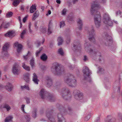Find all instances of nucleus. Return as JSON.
<instances>
[{"label": "nucleus", "instance_id": "f257e3e1", "mask_svg": "<svg viewBox=\"0 0 122 122\" xmlns=\"http://www.w3.org/2000/svg\"><path fill=\"white\" fill-rule=\"evenodd\" d=\"M97 1H95L92 3L91 8L90 10L92 15H93L95 13L96 14L94 16V20H101V16L100 12L97 10L99 8L100 6L97 4Z\"/></svg>", "mask_w": 122, "mask_h": 122}, {"label": "nucleus", "instance_id": "f03ea898", "mask_svg": "<svg viewBox=\"0 0 122 122\" xmlns=\"http://www.w3.org/2000/svg\"><path fill=\"white\" fill-rule=\"evenodd\" d=\"M52 72L55 74L60 76L65 72L64 66L57 63H54L51 69Z\"/></svg>", "mask_w": 122, "mask_h": 122}, {"label": "nucleus", "instance_id": "7ed1b4c3", "mask_svg": "<svg viewBox=\"0 0 122 122\" xmlns=\"http://www.w3.org/2000/svg\"><path fill=\"white\" fill-rule=\"evenodd\" d=\"M85 50L88 51L90 55H92L94 58L96 57H101V56L100 52L98 51H95L94 49H92L93 46L90 45L88 42H86L84 44Z\"/></svg>", "mask_w": 122, "mask_h": 122}, {"label": "nucleus", "instance_id": "20e7f679", "mask_svg": "<svg viewBox=\"0 0 122 122\" xmlns=\"http://www.w3.org/2000/svg\"><path fill=\"white\" fill-rule=\"evenodd\" d=\"M40 96L42 99H47L51 102H53L55 100V97L53 95L50 94L43 89L41 90L40 92Z\"/></svg>", "mask_w": 122, "mask_h": 122}, {"label": "nucleus", "instance_id": "39448f33", "mask_svg": "<svg viewBox=\"0 0 122 122\" xmlns=\"http://www.w3.org/2000/svg\"><path fill=\"white\" fill-rule=\"evenodd\" d=\"M61 97L66 100H69L71 98L70 91L68 88L65 87L63 88L60 92Z\"/></svg>", "mask_w": 122, "mask_h": 122}, {"label": "nucleus", "instance_id": "423d86ee", "mask_svg": "<svg viewBox=\"0 0 122 122\" xmlns=\"http://www.w3.org/2000/svg\"><path fill=\"white\" fill-rule=\"evenodd\" d=\"M57 107L59 109L61 113H64L66 111V107L63 106L58 104L57 105ZM58 122H66L65 118L63 117V115L61 113H59L57 115Z\"/></svg>", "mask_w": 122, "mask_h": 122}, {"label": "nucleus", "instance_id": "0eeeda50", "mask_svg": "<svg viewBox=\"0 0 122 122\" xmlns=\"http://www.w3.org/2000/svg\"><path fill=\"white\" fill-rule=\"evenodd\" d=\"M64 81L70 86L73 87L76 85V80L74 79L73 75H70L68 77L65 78Z\"/></svg>", "mask_w": 122, "mask_h": 122}, {"label": "nucleus", "instance_id": "6e6552de", "mask_svg": "<svg viewBox=\"0 0 122 122\" xmlns=\"http://www.w3.org/2000/svg\"><path fill=\"white\" fill-rule=\"evenodd\" d=\"M83 72L84 74V79L90 82L91 81L90 75L92 74L91 72L86 66H85L83 68Z\"/></svg>", "mask_w": 122, "mask_h": 122}, {"label": "nucleus", "instance_id": "1a4fd4ad", "mask_svg": "<svg viewBox=\"0 0 122 122\" xmlns=\"http://www.w3.org/2000/svg\"><path fill=\"white\" fill-rule=\"evenodd\" d=\"M10 43L9 42H6L5 43L2 47V58L4 59V57H8V54L7 51V49L10 47Z\"/></svg>", "mask_w": 122, "mask_h": 122}, {"label": "nucleus", "instance_id": "9d476101", "mask_svg": "<svg viewBox=\"0 0 122 122\" xmlns=\"http://www.w3.org/2000/svg\"><path fill=\"white\" fill-rule=\"evenodd\" d=\"M103 21L105 24L109 26H111L113 25L112 22L111 21L107 13H105L104 14Z\"/></svg>", "mask_w": 122, "mask_h": 122}, {"label": "nucleus", "instance_id": "9b49d317", "mask_svg": "<svg viewBox=\"0 0 122 122\" xmlns=\"http://www.w3.org/2000/svg\"><path fill=\"white\" fill-rule=\"evenodd\" d=\"M53 111L52 110H47L46 112V116L49 120V122H56L55 118L53 115Z\"/></svg>", "mask_w": 122, "mask_h": 122}, {"label": "nucleus", "instance_id": "f8f14e48", "mask_svg": "<svg viewBox=\"0 0 122 122\" xmlns=\"http://www.w3.org/2000/svg\"><path fill=\"white\" fill-rule=\"evenodd\" d=\"M81 49V45L79 42L75 41L73 44L72 49L74 51H79Z\"/></svg>", "mask_w": 122, "mask_h": 122}, {"label": "nucleus", "instance_id": "ddd939ff", "mask_svg": "<svg viewBox=\"0 0 122 122\" xmlns=\"http://www.w3.org/2000/svg\"><path fill=\"white\" fill-rule=\"evenodd\" d=\"M20 67L18 64H15L13 67L12 72L15 75L18 74L20 71Z\"/></svg>", "mask_w": 122, "mask_h": 122}, {"label": "nucleus", "instance_id": "4468645a", "mask_svg": "<svg viewBox=\"0 0 122 122\" xmlns=\"http://www.w3.org/2000/svg\"><path fill=\"white\" fill-rule=\"evenodd\" d=\"M77 92L78 93L76 94L75 96L74 97L75 99L78 100L82 99L83 98V94L80 92L78 90H75L74 91V93H75L76 92Z\"/></svg>", "mask_w": 122, "mask_h": 122}, {"label": "nucleus", "instance_id": "2eb2a0df", "mask_svg": "<svg viewBox=\"0 0 122 122\" xmlns=\"http://www.w3.org/2000/svg\"><path fill=\"white\" fill-rule=\"evenodd\" d=\"M15 33L14 31L12 30H9L6 33L4 34V36L6 37L12 38L15 35Z\"/></svg>", "mask_w": 122, "mask_h": 122}, {"label": "nucleus", "instance_id": "dca6fc26", "mask_svg": "<svg viewBox=\"0 0 122 122\" xmlns=\"http://www.w3.org/2000/svg\"><path fill=\"white\" fill-rule=\"evenodd\" d=\"M45 81L48 86L50 87L52 85V80L50 77L49 76H47L46 77Z\"/></svg>", "mask_w": 122, "mask_h": 122}, {"label": "nucleus", "instance_id": "f3484780", "mask_svg": "<svg viewBox=\"0 0 122 122\" xmlns=\"http://www.w3.org/2000/svg\"><path fill=\"white\" fill-rule=\"evenodd\" d=\"M14 46L17 47V50L18 52L20 53L21 52L22 47L21 44H18L17 42H16L14 43Z\"/></svg>", "mask_w": 122, "mask_h": 122}, {"label": "nucleus", "instance_id": "a211bd4d", "mask_svg": "<svg viewBox=\"0 0 122 122\" xmlns=\"http://www.w3.org/2000/svg\"><path fill=\"white\" fill-rule=\"evenodd\" d=\"M78 28L80 30H81L83 25V22L82 20L80 19H78L77 21Z\"/></svg>", "mask_w": 122, "mask_h": 122}, {"label": "nucleus", "instance_id": "6ab92c4d", "mask_svg": "<svg viewBox=\"0 0 122 122\" xmlns=\"http://www.w3.org/2000/svg\"><path fill=\"white\" fill-rule=\"evenodd\" d=\"M103 42L105 46H110L112 44V41L110 39H106L103 40Z\"/></svg>", "mask_w": 122, "mask_h": 122}, {"label": "nucleus", "instance_id": "aec40b11", "mask_svg": "<svg viewBox=\"0 0 122 122\" xmlns=\"http://www.w3.org/2000/svg\"><path fill=\"white\" fill-rule=\"evenodd\" d=\"M33 75L32 78L33 81L35 83L38 84L39 80L38 79L37 76L35 73H34L33 74Z\"/></svg>", "mask_w": 122, "mask_h": 122}, {"label": "nucleus", "instance_id": "412c9836", "mask_svg": "<svg viewBox=\"0 0 122 122\" xmlns=\"http://www.w3.org/2000/svg\"><path fill=\"white\" fill-rule=\"evenodd\" d=\"M89 37L88 38H95L96 37V35L95 34L94 29L92 28L91 30V32H89Z\"/></svg>", "mask_w": 122, "mask_h": 122}, {"label": "nucleus", "instance_id": "4be33fe9", "mask_svg": "<svg viewBox=\"0 0 122 122\" xmlns=\"http://www.w3.org/2000/svg\"><path fill=\"white\" fill-rule=\"evenodd\" d=\"M105 120L106 122H114L115 119L112 116H109L107 117Z\"/></svg>", "mask_w": 122, "mask_h": 122}, {"label": "nucleus", "instance_id": "5701e85b", "mask_svg": "<svg viewBox=\"0 0 122 122\" xmlns=\"http://www.w3.org/2000/svg\"><path fill=\"white\" fill-rule=\"evenodd\" d=\"M30 74L27 73L24 75V78L25 81L27 83H29L30 81Z\"/></svg>", "mask_w": 122, "mask_h": 122}, {"label": "nucleus", "instance_id": "b1692460", "mask_svg": "<svg viewBox=\"0 0 122 122\" xmlns=\"http://www.w3.org/2000/svg\"><path fill=\"white\" fill-rule=\"evenodd\" d=\"M6 89L9 91H10L12 90L13 87L11 84L10 83L7 84L6 86Z\"/></svg>", "mask_w": 122, "mask_h": 122}, {"label": "nucleus", "instance_id": "393cba45", "mask_svg": "<svg viewBox=\"0 0 122 122\" xmlns=\"http://www.w3.org/2000/svg\"><path fill=\"white\" fill-rule=\"evenodd\" d=\"M51 25L52 24L51 21H50L49 24L48 28V34H51L52 32V30L51 28Z\"/></svg>", "mask_w": 122, "mask_h": 122}, {"label": "nucleus", "instance_id": "a878e982", "mask_svg": "<svg viewBox=\"0 0 122 122\" xmlns=\"http://www.w3.org/2000/svg\"><path fill=\"white\" fill-rule=\"evenodd\" d=\"M39 15V12L37 10L34 13L32 17V20H35V19Z\"/></svg>", "mask_w": 122, "mask_h": 122}, {"label": "nucleus", "instance_id": "bb28decb", "mask_svg": "<svg viewBox=\"0 0 122 122\" xmlns=\"http://www.w3.org/2000/svg\"><path fill=\"white\" fill-rule=\"evenodd\" d=\"M36 10V6L35 5H32V6L30 7V13H32Z\"/></svg>", "mask_w": 122, "mask_h": 122}, {"label": "nucleus", "instance_id": "cd10ccee", "mask_svg": "<svg viewBox=\"0 0 122 122\" xmlns=\"http://www.w3.org/2000/svg\"><path fill=\"white\" fill-rule=\"evenodd\" d=\"M105 71L103 68H102L101 67H99L97 73L98 74H103L104 73Z\"/></svg>", "mask_w": 122, "mask_h": 122}, {"label": "nucleus", "instance_id": "c85d7f7f", "mask_svg": "<svg viewBox=\"0 0 122 122\" xmlns=\"http://www.w3.org/2000/svg\"><path fill=\"white\" fill-rule=\"evenodd\" d=\"M2 26H3L5 29H7L9 27V25L8 23L3 22L1 24Z\"/></svg>", "mask_w": 122, "mask_h": 122}, {"label": "nucleus", "instance_id": "c756f323", "mask_svg": "<svg viewBox=\"0 0 122 122\" xmlns=\"http://www.w3.org/2000/svg\"><path fill=\"white\" fill-rule=\"evenodd\" d=\"M22 65V67L25 70L27 71H29L30 70V67L26 65L24 62L23 63Z\"/></svg>", "mask_w": 122, "mask_h": 122}, {"label": "nucleus", "instance_id": "7c9ffc66", "mask_svg": "<svg viewBox=\"0 0 122 122\" xmlns=\"http://www.w3.org/2000/svg\"><path fill=\"white\" fill-rule=\"evenodd\" d=\"M40 30L42 33H44L46 31V27L41 26L40 27Z\"/></svg>", "mask_w": 122, "mask_h": 122}, {"label": "nucleus", "instance_id": "2f4dec72", "mask_svg": "<svg viewBox=\"0 0 122 122\" xmlns=\"http://www.w3.org/2000/svg\"><path fill=\"white\" fill-rule=\"evenodd\" d=\"M37 110L36 109H33L32 112V116L34 118H35L37 117Z\"/></svg>", "mask_w": 122, "mask_h": 122}, {"label": "nucleus", "instance_id": "473e14b6", "mask_svg": "<svg viewBox=\"0 0 122 122\" xmlns=\"http://www.w3.org/2000/svg\"><path fill=\"white\" fill-rule=\"evenodd\" d=\"M19 3V0H15L13 1L12 4L14 6L16 7Z\"/></svg>", "mask_w": 122, "mask_h": 122}, {"label": "nucleus", "instance_id": "72a5a7b5", "mask_svg": "<svg viewBox=\"0 0 122 122\" xmlns=\"http://www.w3.org/2000/svg\"><path fill=\"white\" fill-rule=\"evenodd\" d=\"M101 20H94L95 25L97 28L99 27L101 25Z\"/></svg>", "mask_w": 122, "mask_h": 122}, {"label": "nucleus", "instance_id": "f704fd0d", "mask_svg": "<svg viewBox=\"0 0 122 122\" xmlns=\"http://www.w3.org/2000/svg\"><path fill=\"white\" fill-rule=\"evenodd\" d=\"M41 59L43 61H46L47 59V56L45 54H43L41 57Z\"/></svg>", "mask_w": 122, "mask_h": 122}, {"label": "nucleus", "instance_id": "c9c22d12", "mask_svg": "<svg viewBox=\"0 0 122 122\" xmlns=\"http://www.w3.org/2000/svg\"><path fill=\"white\" fill-rule=\"evenodd\" d=\"M116 15L117 16H119L120 17H122V12L120 10H118L115 12Z\"/></svg>", "mask_w": 122, "mask_h": 122}, {"label": "nucleus", "instance_id": "e433bc0d", "mask_svg": "<svg viewBox=\"0 0 122 122\" xmlns=\"http://www.w3.org/2000/svg\"><path fill=\"white\" fill-rule=\"evenodd\" d=\"M24 117V120L25 122H29L30 121V117L29 115H25V116Z\"/></svg>", "mask_w": 122, "mask_h": 122}, {"label": "nucleus", "instance_id": "4c0bfd02", "mask_svg": "<svg viewBox=\"0 0 122 122\" xmlns=\"http://www.w3.org/2000/svg\"><path fill=\"white\" fill-rule=\"evenodd\" d=\"M13 118L12 116H9L5 118V122H9L11 121V119Z\"/></svg>", "mask_w": 122, "mask_h": 122}, {"label": "nucleus", "instance_id": "58836bf2", "mask_svg": "<svg viewBox=\"0 0 122 122\" xmlns=\"http://www.w3.org/2000/svg\"><path fill=\"white\" fill-rule=\"evenodd\" d=\"M13 14V13L12 12L9 11L6 14V17L7 18H10L12 16Z\"/></svg>", "mask_w": 122, "mask_h": 122}, {"label": "nucleus", "instance_id": "ea45409f", "mask_svg": "<svg viewBox=\"0 0 122 122\" xmlns=\"http://www.w3.org/2000/svg\"><path fill=\"white\" fill-rule=\"evenodd\" d=\"M58 52L59 54L61 56H63L64 54L63 49L62 48H59L58 50Z\"/></svg>", "mask_w": 122, "mask_h": 122}, {"label": "nucleus", "instance_id": "a19ab883", "mask_svg": "<svg viewBox=\"0 0 122 122\" xmlns=\"http://www.w3.org/2000/svg\"><path fill=\"white\" fill-rule=\"evenodd\" d=\"M57 41L58 45L60 46L62 44L63 42V40L62 39H58Z\"/></svg>", "mask_w": 122, "mask_h": 122}, {"label": "nucleus", "instance_id": "79ce46f5", "mask_svg": "<svg viewBox=\"0 0 122 122\" xmlns=\"http://www.w3.org/2000/svg\"><path fill=\"white\" fill-rule=\"evenodd\" d=\"M103 37L105 38H111L112 37L111 36H109L106 32H105L103 34Z\"/></svg>", "mask_w": 122, "mask_h": 122}, {"label": "nucleus", "instance_id": "37998d69", "mask_svg": "<svg viewBox=\"0 0 122 122\" xmlns=\"http://www.w3.org/2000/svg\"><path fill=\"white\" fill-rule=\"evenodd\" d=\"M30 64L32 68H33L35 64L34 60L33 58L30 60Z\"/></svg>", "mask_w": 122, "mask_h": 122}, {"label": "nucleus", "instance_id": "c03bdc74", "mask_svg": "<svg viewBox=\"0 0 122 122\" xmlns=\"http://www.w3.org/2000/svg\"><path fill=\"white\" fill-rule=\"evenodd\" d=\"M30 53L29 51H28V53L27 55L25 56H24V58L25 60H26L28 59L29 57L30 56Z\"/></svg>", "mask_w": 122, "mask_h": 122}, {"label": "nucleus", "instance_id": "a18cd8bd", "mask_svg": "<svg viewBox=\"0 0 122 122\" xmlns=\"http://www.w3.org/2000/svg\"><path fill=\"white\" fill-rule=\"evenodd\" d=\"M109 49L112 51H115L116 48V46L113 45H112L109 47Z\"/></svg>", "mask_w": 122, "mask_h": 122}, {"label": "nucleus", "instance_id": "49530a36", "mask_svg": "<svg viewBox=\"0 0 122 122\" xmlns=\"http://www.w3.org/2000/svg\"><path fill=\"white\" fill-rule=\"evenodd\" d=\"M91 117V115L88 114L85 117L84 120L85 121H87Z\"/></svg>", "mask_w": 122, "mask_h": 122}, {"label": "nucleus", "instance_id": "de8ad7c7", "mask_svg": "<svg viewBox=\"0 0 122 122\" xmlns=\"http://www.w3.org/2000/svg\"><path fill=\"white\" fill-rule=\"evenodd\" d=\"M3 108L6 109L7 111H9L10 109V107L7 104H5L3 107Z\"/></svg>", "mask_w": 122, "mask_h": 122}, {"label": "nucleus", "instance_id": "09e8293b", "mask_svg": "<svg viewBox=\"0 0 122 122\" xmlns=\"http://www.w3.org/2000/svg\"><path fill=\"white\" fill-rule=\"evenodd\" d=\"M43 48V47H41L39 49V50L37 51L36 53V56H38V54L40 53L41 51L42 50Z\"/></svg>", "mask_w": 122, "mask_h": 122}, {"label": "nucleus", "instance_id": "8fccbe9b", "mask_svg": "<svg viewBox=\"0 0 122 122\" xmlns=\"http://www.w3.org/2000/svg\"><path fill=\"white\" fill-rule=\"evenodd\" d=\"M26 30L25 29L22 31L20 35V36L21 38H23L24 36L26 33Z\"/></svg>", "mask_w": 122, "mask_h": 122}, {"label": "nucleus", "instance_id": "3c124183", "mask_svg": "<svg viewBox=\"0 0 122 122\" xmlns=\"http://www.w3.org/2000/svg\"><path fill=\"white\" fill-rule=\"evenodd\" d=\"M67 11L66 9V8H64L61 11V14L63 15H66V12Z\"/></svg>", "mask_w": 122, "mask_h": 122}, {"label": "nucleus", "instance_id": "603ef678", "mask_svg": "<svg viewBox=\"0 0 122 122\" xmlns=\"http://www.w3.org/2000/svg\"><path fill=\"white\" fill-rule=\"evenodd\" d=\"M31 23L30 22L29 23L28 25V28L29 30V32L30 33H32V31L31 29Z\"/></svg>", "mask_w": 122, "mask_h": 122}, {"label": "nucleus", "instance_id": "864d4df0", "mask_svg": "<svg viewBox=\"0 0 122 122\" xmlns=\"http://www.w3.org/2000/svg\"><path fill=\"white\" fill-rule=\"evenodd\" d=\"M21 88L22 89L25 88L26 89L29 90H30L28 86L24 85L23 86H22L21 87Z\"/></svg>", "mask_w": 122, "mask_h": 122}, {"label": "nucleus", "instance_id": "5fc2aeb1", "mask_svg": "<svg viewBox=\"0 0 122 122\" xmlns=\"http://www.w3.org/2000/svg\"><path fill=\"white\" fill-rule=\"evenodd\" d=\"M65 25V23L64 21H61L60 23V28L63 27Z\"/></svg>", "mask_w": 122, "mask_h": 122}, {"label": "nucleus", "instance_id": "6e6d98bb", "mask_svg": "<svg viewBox=\"0 0 122 122\" xmlns=\"http://www.w3.org/2000/svg\"><path fill=\"white\" fill-rule=\"evenodd\" d=\"M68 66L71 70H73L75 68L74 66L72 65L71 64H69L68 65Z\"/></svg>", "mask_w": 122, "mask_h": 122}, {"label": "nucleus", "instance_id": "4d7b16f0", "mask_svg": "<svg viewBox=\"0 0 122 122\" xmlns=\"http://www.w3.org/2000/svg\"><path fill=\"white\" fill-rule=\"evenodd\" d=\"M37 22L35 21L34 23V26L36 30H37L38 29V27L37 26Z\"/></svg>", "mask_w": 122, "mask_h": 122}, {"label": "nucleus", "instance_id": "13d9d810", "mask_svg": "<svg viewBox=\"0 0 122 122\" xmlns=\"http://www.w3.org/2000/svg\"><path fill=\"white\" fill-rule=\"evenodd\" d=\"M89 40L93 43L95 44L96 43V40L95 39H88Z\"/></svg>", "mask_w": 122, "mask_h": 122}, {"label": "nucleus", "instance_id": "bf43d9fd", "mask_svg": "<svg viewBox=\"0 0 122 122\" xmlns=\"http://www.w3.org/2000/svg\"><path fill=\"white\" fill-rule=\"evenodd\" d=\"M25 99L26 100V103L29 104L30 103V99L29 98L27 97H25Z\"/></svg>", "mask_w": 122, "mask_h": 122}, {"label": "nucleus", "instance_id": "052dcab7", "mask_svg": "<svg viewBox=\"0 0 122 122\" xmlns=\"http://www.w3.org/2000/svg\"><path fill=\"white\" fill-rule=\"evenodd\" d=\"M68 110H69V112H70L69 113L70 114V115L71 114V112L72 111V109L69 107H68Z\"/></svg>", "mask_w": 122, "mask_h": 122}, {"label": "nucleus", "instance_id": "680f3d73", "mask_svg": "<svg viewBox=\"0 0 122 122\" xmlns=\"http://www.w3.org/2000/svg\"><path fill=\"white\" fill-rule=\"evenodd\" d=\"M83 60L85 61H87L88 60V57L86 56H84Z\"/></svg>", "mask_w": 122, "mask_h": 122}, {"label": "nucleus", "instance_id": "e2e57ef3", "mask_svg": "<svg viewBox=\"0 0 122 122\" xmlns=\"http://www.w3.org/2000/svg\"><path fill=\"white\" fill-rule=\"evenodd\" d=\"M25 106V105L24 104H22L21 105V109L22 110V112H24L25 113V112L24 110V107Z\"/></svg>", "mask_w": 122, "mask_h": 122}, {"label": "nucleus", "instance_id": "0e129e2a", "mask_svg": "<svg viewBox=\"0 0 122 122\" xmlns=\"http://www.w3.org/2000/svg\"><path fill=\"white\" fill-rule=\"evenodd\" d=\"M27 17L28 16L26 15L23 18V23H25L26 22V20L27 18Z\"/></svg>", "mask_w": 122, "mask_h": 122}, {"label": "nucleus", "instance_id": "69168bd1", "mask_svg": "<svg viewBox=\"0 0 122 122\" xmlns=\"http://www.w3.org/2000/svg\"><path fill=\"white\" fill-rule=\"evenodd\" d=\"M70 39H66L65 41L66 43L67 44H69L70 42Z\"/></svg>", "mask_w": 122, "mask_h": 122}, {"label": "nucleus", "instance_id": "338daca9", "mask_svg": "<svg viewBox=\"0 0 122 122\" xmlns=\"http://www.w3.org/2000/svg\"><path fill=\"white\" fill-rule=\"evenodd\" d=\"M61 84V82L60 81H57L56 83V86H59Z\"/></svg>", "mask_w": 122, "mask_h": 122}, {"label": "nucleus", "instance_id": "774afa93", "mask_svg": "<svg viewBox=\"0 0 122 122\" xmlns=\"http://www.w3.org/2000/svg\"><path fill=\"white\" fill-rule=\"evenodd\" d=\"M8 68V66L7 65L5 66L4 67V69L5 71H6L7 70Z\"/></svg>", "mask_w": 122, "mask_h": 122}]
</instances>
